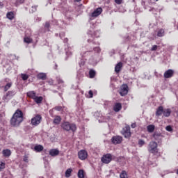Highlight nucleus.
Masks as SVG:
<instances>
[{
	"label": "nucleus",
	"instance_id": "f257e3e1",
	"mask_svg": "<svg viewBox=\"0 0 178 178\" xmlns=\"http://www.w3.org/2000/svg\"><path fill=\"white\" fill-rule=\"evenodd\" d=\"M22 122H23V111L17 109L10 120V124L13 127H18Z\"/></svg>",
	"mask_w": 178,
	"mask_h": 178
},
{
	"label": "nucleus",
	"instance_id": "f03ea898",
	"mask_svg": "<svg viewBox=\"0 0 178 178\" xmlns=\"http://www.w3.org/2000/svg\"><path fill=\"white\" fill-rule=\"evenodd\" d=\"M61 129L65 130V131H72L73 134H74L77 130V127L74 123L64 122L61 124Z\"/></svg>",
	"mask_w": 178,
	"mask_h": 178
},
{
	"label": "nucleus",
	"instance_id": "7ed1b4c3",
	"mask_svg": "<svg viewBox=\"0 0 178 178\" xmlns=\"http://www.w3.org/2000/svg\"><path fill=\"white\" fill-rule=\"evenodd\" d=\"M148 151L151 154H157L158 153V143L155 141H151L148 146Z\"/></svg>",
	"mask_w": 178,
	"mask_h": 178
},
{
	"label": "nucleus",
	"instance_id": "20e7f679",
	"mask_svg": "<svg viewBox=\"0 0 178 178\" xmlns=\"http://www.w3.org/2000/svg\"><path fill=\"white\" fill-rule=\"evenodd\" d=\"M121 133L125 138H130V137H131V132H130V126L126 125L125 127L122 129Z\"/></svg>",
	"mask_w": 178,
	"mask_h": 178
},
{
	"label": "nucleus",
	"instance_id": "39448f33",
	"mask_svg": "<svg viewBox=\"0 0 178 178\" xmlns=\"http://www.w3.org/2000/svg\"><path fill=\"white\" fill-rule=\"evenodd\" d=\"M101 13H102V8L95 9V10L90 15H89L90 20H93V19H95V17H98Z\"/></svg>",
	"mask_w": 178,
	"mask_h": 178
},
{
	"label": "nucleus",
	"instance_id": "423d86ee",
	"mask_svg": "<svg viewBox=\"0 0 178 178\" xmlns=\"http://www.w3.org/2000/svg\"><path fill=\"white\" fill-rule=\"evenodd\" d=\"M42 119V117H41V115L38 114L31 119V124H32V126H38V124L41 123Z\"/></svg>",
	"mask_w": 178,
	"mask_h": 178
},
{
	"label": "nucleus",
	"instance_id": "0eeeda50",
	"mask_svg": "<svg viewBox=\"0 0 178 178\" xmlns=\"http://www.w3.org/2000/svg\"><path fill=\"white\" fill-rule=\"evenodd\" d=\"M92 55V49H90L88 51L84 50V47H82L81 49V56L83 59H87L89 58V56H91Z\"/></svg>",
	"mask_w": 178,
	"mask_h": 178
},
{
	"label": "nucleus",
	"instance_id": "6e6552de",
	"mask_svg": "<svg viewBox=\"0 0 178 178\" xmlns=\"http://www.w3.org/2000/svg\"><path fill=\"white\" fill-rule=\"evenodd\" d=\"M101 161L103 163H106V164L110 163V162L112 161V154H104L102 157Z\"/></svg>",
	"mask_w": 178,
	"mask_h": 178
},
{
	"label": "nucleus",
	"instance_id": "1a4fd4ad",
	"mask_svg": "<svg viewBox=\"0 0 178 178\" xmlns=\"http://www.w3.org/2000/svg\"><path fill=\"white\" fill-rule=\"evenodd\" d=\"M78 156L81 161H86L88 156V153L87 151L82 149L78 152Z\"/></svg>",
	"mask_w": 178,
	"mask_h": 178
},
{
	"label": "nucleus",
	"instance_id": "9d476101",
	"mask_svg": "<svg viewBox=\"0 0 178 178\" xmlns=\"http://www.w3.org/2000/svg\"><path fill=\"white\" fill-rule=\"evenodd\" d=\"M15 95H16V90L8 91L6 94V95L3 96V99H4V100L12 99V98H13V97H15Z\"/></svg>",
	"mask_w": 178,
	"mask_h": 178
},
{
	"label": "nucleus",
	"instance_id": "9b49d317",
	"mask_svg": "<svg viewBox=\"0 0 178 178\" xmlns=\"http://www.w3.org/2000/svg\"><path fill=\"white\" fill-rule=\"evenodd\" d=\"M129 92V86L127 85L124 84L121 86L120 94L121 97H124V95H127Z\"/></svg>",
	"mask_w": 178,
	"mask_h": 178
},
{
	"label": "nucleus",
	"instance_id": "f8f14e48",
	"mask_svg": "<svg viewBox=\"0 0 178 178\" xmlns=\"http://www.w3.org/2000/svg\"><path fill=\"white\" fill-rule=\"evenodd\" d=\"M173 74H175V71L170 69L164 72L163 77L164 79H171V77H173Z\"/></svg>",
	"mask_w": 178,
	"mask_h": 178
},
{
	"label": "nucleus",
	"instance_id": "ddd939ff",
	"mask_svg": "<svg viewBox=\"0 0 178 178\" xmlns=\"http://www.w3.org/2000/svg\"><path fill=\"white\" fill-rule=\"evenodd\" d=\"M111 140H112L113 144H115V145L120 144V143L123 141V137L120 136H113Z\"/></svg>",
	"mask_w": 178,
	"mask_h": 178
},
{
	"label": "nucleus",
	"instance_id": "4468645a",
	"mask_svg": "<svg viewBox=\"0 0 178 178\" xmlns=\"http://www.w3.org/2000/svg\"><path fill=\"white\" fill-rule=\"evenodd\" d=\"M162 137H163V136L160 132L156 131L153 134V138H154L156 141H158V143L162 140Z\"/></svg>",
	"mask_w": 178,
	"mask_h": 178
},
{
	"label": "nucleus",
	"instance_id": "2eb2a0df",
	"mask_svg": "<svg viewBox=\"0 0 178 178\" xmlns=\"http://www.w3.org/2000/svg\"><path fill=\"white\" fill-rule=\"evenodd\" d=\"M49 155L51 156H57V155H59V150L58 149H51L49 151Z\"/></svg>",
	"mask_w": 178,
	"mask_h": 178
},
{
	"label": "nucleus",
	"instance_id": "dca6fc26",
	"mask_svg": "<svg viewBox=\"0 0 178 178\" xmlns=\"http://www.w3.org/2000/svg\"><path fill=\"white\" fill-rule=\"evenodd\" d=\"M163 114V106H160L157 108L156 112V116H161Z\"/></svg>",
	"mask_w": 178,
	"mask_h": 178
},
{
	"label": "nucleus",
	"instance_id": "f3484780",
	"mask_svg": "<svg viewBox=\"0 0 178 178\" xmlns=\"http://www.w3.org/2000/svg\"><path fill=\"white\" fill-rule=\"evenodd\" d=\"M170 113H172V110H170V108L163 109V115L165 118H169V116H170Z\"/></svg>",
	"mask_w": 178,
	"mask_h": 178
},
{
	"label": "nucleus",
	"instance_id": "a211bd4d",
	"mask_svg": "<svg viewBox=\"0 0 178 178\" xmlns=\"http://www.w3.org/2000/svg\"><path fill=\"white\" fill-rule=\"evenodd\" d=\"M122 66H123V64L122 63V62L118 63L115 67V73H119L120 70H122Z\"/></svg>",
	"mask_w": 178,
	"mask_h": 178
},
{
	"label": "nucleus",
	"instance_id": "6ab92c4d",
	"mask_svg": "<svg viewBox=\"0 0 178 178\" xmlns=\"http://www.w3.org/2000/svg\"><path fill=\"white\" fill-rule=\"evenodd\" d=\"M122 109V104L116 103L113 106L114 112H119Z\"/></svg>",
	"mask_w": 178,
	"mask_h": 178
},
{
	"label": "nucleus",
	"instance_id": "aec40b11",
	"mask_svg": "<svg viewBox=\"0 0 178 178\" xmlns=\"http://www.w3.org/2000/svg\"><path fill=\"white\" fill-rule=\"evenodd\" d=\"M2 154H3V156H5L6 158H8V157L10 156V155H12V152H10V149H3L2 151Z\"/></svg>",
	"mask_w": 178,
	"mask_h": 178
},
{
	"label": "nucleus",
	"instance_id": "412c9836",
	"mask_svg": "<svg viewBox=\"0 0 178 178\" xmlns=\"http://www.w3.org/2000/svg\"><path fill=\"white\" fill-rule=\"evenodd\" d=\"M61 121H62V118H60V116L56 115L54 119L53 123L54 124H59V123H60Z\"/></svg>",
	"mask_w": 178,
	"mask_h": 178
},
{
	"label": "nucleus",
	"instance_id": "4be33fe9",
	"mask_svg": "<svg viewBox=\"0 0 178 178\" xmlns=\"http://www.w3.org/2000/svg\"><path fill=\"white\" fill-rule=\"evenodd\" d=\"M44 149V146L41 145H38L34 147V151L35 152H41Z\"/></svg>",
	"mask_w": 178,
	"mask_h": 178
},
{
	"label": "nucleus",
	"instance_id": "5701e85b",
	"mask_svg": "<svg viewBox=\"0 0 178 178\" xmlns=\"http://www.w3.org/2000/svg\"><path fill=\"white\" fill-rule=\"evenodd\" d=\"M37 77L39 80H47V74L39 73L38 74Z\"/></svg>",
	"mask_w": 178,
	"mask_h": 178
},
{
	"label": "nucleus",
	"instance_id": "b1692460",
	"mask_svg": "<svg viewBox=\"0 0 178 178\" xmlns=\"http://www.w3.org/2000/svg\"><path fill=\"white\" fill-rule=\"evenodd\" d=\"M6 17L9 19V20H13V19H15V13H13V12H8L6 14Z\"/></svg>",
	"mask_w": 178,
	"mask_h": 178
},
{
	"label": "nucleus",
	"instance_id": "393cba45",
	"mask_svg": "<svg viewBox=\"0 0 178 178\" xmlns=\"http://www.w3.org/2000/svg\"><path fill=\"white\" fill-rule=\"evenodd\" d=\"M27 97H29V98H32V99H34L37 96L35 95V92L30 91L27 92Z\"/></svg>",
	"mask_w": 178,
	"mask_h": 178
},
{
	"label": "nucleus",
	"instance_id": "a878e982",
	"mask_svg": "<svg viewBox=\"0 0 178 178\" xmlns=\"http://www.w3.org/2000/svg\"><path fill=\"white\" fill-rule=\"evenodd\" d=\"M148 133H154V131L155 130V125H148L147 127Z\"/></svg>",
	"mask_w": 178,
	"mask_h": 178
},
{
	"label": "nucleus",
	"instance_id": "bb28decb",
	"mask_svg": "<svg viewBox=\"0 0 178 178\" xmlns=\"http://www.w3.org/2000/svg\"><path fill=\"white\" fill-rule=\"evenodd\" d=\"M165 35V29H161L157 31V37H163Z\"/></svg>",
	"mask_w": 178,
	"mask_h": 178
},
{
	"label": "nucleus",
	"instance_id": "cd10ccee",
	"mask_svg": "<svg viewBox=\"0 0 178 178\" xmlns=\"http://www.w3.org/2000/svg\"><path fill=\"white\" fill-rule=\"evenodd\" d=\"M33 99L36 104H41V102H42L43 98L41 96L40 97L36 96V97H35V98Z\"/></svg>",
	"mask_w": 178,
	"mask_h": 178
},
{
	"label": "nucleus",
	"instance_id": "c85d7f7f",
	"mask_svg": "<svg viewBox=\"0 0 178 178\" xmlns=\"http://www.w3.org/2000/svg\"><path fill=\"white\" fill-rule=\"evenodd\" d=\"M72 172H73V170H72V168H68L65 171V177H70V175H72Z\"/></svg>",
	"mask_w": 178,
	"mask_h": 178
},
{
	"label": "nucleus",
	"instance_id": "c756f323",
	"mask_svg": "<svg viewBox=\"0 0 178 178\" xmlns=\"http://www.w3.org/2000/svg\"><path fill=\"white\" fill-rule=\"evenodd\" d=\"M89 76L90 79H94V77H95V70H90L89 71Z\"/></svg>",
	"mask_w": 178,
	"mask_h": 178
},
{
	"label": "nucleus",
	"instance_id": "7c9ffc66",
	"mask_svg": "<svg viewBox=\"0 0 178 178\" xmlns=\"http://www.w3.org/2000/svg\"><path fill=\"white\" fill-rule=\"evenodd\" d=\"M12 87V82L7 83L4 86V91H8Z\"/></svg>",
	"mask_w": 178,
	"mask_h": 178
},
{
	"label": "nucleus",
	"instance_id": "2f4dec72",
	"mask_svg": "<svg viewBox=\"0 0 178 178\" xmlns=\"http://www.w3.org/2000/svg\"><path fill=\"white\" fill-rule=\"evenodd\" d=\"M78 177L79 178H84V170H79L78 172Z\"/></svg>",
	"mask_w": 178,
	"mask_h": 178
},
{
	"label": "nucleus",
	"instance_id": "473e14b6",
	"mask_svg": "<svg viewBox=\"0 0 178 178\" xmlns=\"http://www.w3.org/2000/svg\"><path fill=\"white\" fill-rule=\"evenodd\" d=\"M24 41L26 44H31V42H33V39H31L29 37H26V38H24Z\"/></svg>",
	"mask_w": 178,
	"mask_h": 178
},
{
	"label": "nucleus",
	"instance_id": "72a5a7b5",
	"mask_svg": "<svg viewBox=\"0 0 178 178\" xmlns=\"http://www.w3.org/2000/svg\"><path fill=\"white\" fill-rule=\"evenodd\" d=\"M120 178H127V172L124 170H123L120 175Z\"/></svg>",
	"mask_w": 178,
	"mask_h": 178
},
{
	"label": "nucleus",
	"instance_id": "f704fd0d",
	"mask_svg": "<svg viewBox=\"0 0 178 178\" xmlns=\"http://www.w3.org/2000/svg\"><path fill=\"white\" fill-rule=\"evenodd\" d=\"M52 26V23H49V22H47L45 23L44 27L47 29V31H49V27Z\"/></svg>",
	"mask_w": 178,
	"mask_h": 178
},
{
	"label": "nucleus",
	"instance_id": "c9c22d12",
	"mask_svg": "<svg viewBox=\"0 0 178 178\" xmlns=\"http://www.w3.org/2000/svg\"><path fill=\"white\" fill-rule=\"evenodd\" d=\"M73 53L72 52V47H68V51H66L67 56H72Z\"/></svg>",
	"mask_w": 178,
	"mask_h": 178
},
{
	"label": "nucleus",
	"instance_id": "e433bc0d",
	"mask_svg": "<svg viewBox=\"0 0 178 178\" xmlns=\"http://www.w3.org/2000/svg\"><path fill=\"white\" fill-rule=\"evenodd\" d=\"M24 3V0H17L15 2V6H19V5H22V3Z\"/></svg>",
	"mask_w": 178,
	"mask_h": 178
},
{
	"label": "nucleus",
	"instance_id": "4c0bfd02",
	"mask_svg": "<svg viewBox=\"0 0 178 178\" xmlns=\"http://www.w3.org/2000/svg\"><path fill=\"white\" fill-rule=\"evenodd\" d=\"M144 144H145V141H144V140H143V139H139L138 140L139 147H143V145H144Z\"/></svg>",
	"mask_w": 178,
	"mask_h": 178
},
{
	"label": "nucleus",
	"instance_id": "58836bf2",
	"mask_svg": "<svg viewBox=\"0 0 178 178\" xmlns=\"http://www.w3.org/2000/svg\"><path fill=\"white\" fill-rule=\"evenodd\" d=\"M93 51L97 52V54H99L101 52V48L99 47H94Z\"/></svg>",
	"mask_w": 178,
	"mask_h": 178
},
{
	"label": "nucleus",
	"instance_id": "ea45409f",
	"mask_svg": "<svg viewBox=\"0 0 178 178\" xmlns=\"http://www.w3.org/2000/svg\"><path fill=\"white\" fill-rule=\"evenodd\" d=\"M22 79L24 81L27 80V79H29V75L26 74H22Z\"/></svg>",
	"mask_w": 178,
	"mask_h": 178
},
{
	"label": "nucleus",
	"instance_id": "a19ab883",
	"mask_svg": "<svg viewBox=\"0 0 178 178\" xmlns=\"http://www.w3.org/2000/svg\"><path fill=\"white\" fill-rule=\"evenodd\" d=\"M38 6H33L31 7V13H34V12H37V8Z\"/></svg>",
	"mask_w": 178,
	"mask_h": 178
},
{
	"label": "nucleus",
	"instance_id": "79ce46f5",
	"mask_svg": "<svg viewBox=\"0 0 178 178\" xmlns=\"http://www.w3.org/2000/svg\"><path fill=\"white\" fill-rule=\"evenodd\" d=\"M2 169H5V163L0 161V172Z\"/></svg>",
	"mask_w": 178,
	"mask_h": 178
},
{
	"label": "nucleus",
	"instance_id": "37998d69",
	"mask_svg": "<svg viewBox=\"0 0 178 178\" xmlns=\"http://www.w3.org/2000/svg\"><path fill=\"white\" fill-rule=\"evenodd\" d=\"M165 130L167 131H173V129L172 128V127L170 125H168L165 127Z\"/></svg>",
	"mask_w": 178,
	"mask_h": 178
},
{
	"label": "nucleus",
	"instance_id": "c03bdc74",
	"mask_svg": "<svg viewBox=\"0 0 178 178\" xmlns=\"http://www.w3.org/2000/svg\"><path fill=\"white\" fill-rule=\"evenodd\" d=\"M92 37H96V38H98L99 37V31H95Z\"/></svg>",
	"mask_w": 178,
	"mask_h": 178
},
{
	"label": "nucleus",
	"instance_id": "a18cd8bd",
	"mask_svg": "<svg viewBox=\"0 0 178 178\" xmlns=\"http://www.w3.org/2000/svg\"><path fill=\"white\" fill-rule=\"evenodd\" d=\"M156 49H158V46L156 44L153 45L151 48V51H156Z\"/></svg>",
	"mask_w": 178,
	"mask_h": 178
},
{
	"label": "nucleus",
	"instance_id": "49530a36",
	"mask_svg": "<svg viewBox=\"0 0 178 178\" xmlns=\"http://www.w3.org/2000/svg\"><path fill=\"white\" fill-rule=\"evenodd\" d=\"M55 111H60L62 110V106H57L54 108Z\"/></svg>",
	"mask_w": 178,
	"mask_h": 178
},
{
	"label": "nucleus",
	"instance_id": "de8ad7c7",
	"mask_svg": "<svg viewBox=\"0 0 178 178\" xmlns=\"http://www.w3.org/2000/svg\"><path fill=\"white\" fill-rule=\"evenodd\" d=\"M88 42H92V44H97V45H99V42L95 43L92 39H88Z\"/></svg>",
	"mask_w": 178,
	"mask_h": 178
},
{
	"label": "nucleus",
	"instance_id": "09e8293b",
	"mask_svg": "<svg viewBox=\"0 0 178 178\" xmlns=\"http://www.w3.org/2000/svg\"><path fill=\"white\" fill-rule=\"evenodd\" d=\"M23 161H24V162H26V163L29 162V159H28L27 156H24Z\"/></svg>",
	"mask_w": 178,
	"mask_h": 178
},
{
	"label": "nucleus",
	"instance_id": "8fccbe9b",
	"mask_svg": "<svg viewBox=\"0 0 178 178\" xmlns=\"http://www.w3.org/2000/svg\"><path fill=\"white\" fill-rule=\"evenodd\" d=\"M88 94L90 95V98H92V96H93L92 90H90L88 92Z\"/></svg>",
	"mask_w": 178,
	"mask_h": 178
},
{
	"label": "nucleus",
	"instance_id": "3c124183",
	"mask_svg": "<svg viewBox=\"0 0 178 178\" xmlns=\"http://www.w3.org/2000/svg\"><path fill=\"white\" fill-rule=\"evenodd\" d=\"M115 3H118V5H120L122 3V0H115Z\"/></svg>",
	"mask_w": 178,
	"mask_h": 178
},
{
	"label": "nucleus",
	"instance_id": "603ef678",
	"mask_svg": "<svg viewBox=\"0 0 178 178\" xmlns=\"http://www.w3.org/2000/svg\"><path fill=\"white\" fill-rule=\"evenodd\" d=\"M136 126H137V125L136 124V123H133V124H131V127L132 129H136Z\"/></svg>",
	"mask_w": 178,
	"mask_h": 178
},
{
	"label": "nucleus",
	"instance_id": "864d4df0",
	"mask_svg": "<svg viewBox=\"0 0 178 178\" xmlns=\"http://www.w3.org/2000/svg\"><path fill=\"white\" fill-rule=\"evenodd\" d=\"M48 83H49V84L50 86H53V85H54V81H53V80L49 81Z\"/></svg>",
	"mask_w": 178,
	"mask_h": 178
},
{
	"label": "nucleus",
	"instance_id": "5fc2aeb1",
	"mask_svg": "<svg viewBox=\"0 0 178 178\" xmlns=\"http://www.w3.org/2000/svg\"><path fill=\"white\" fill-rule=\"evenodd\" d=\"M154 76H156V77H159V76H161V74H158V72H156V71H155Z\"/></svg>",
	"mask_w": 178,
	"mask_h": 178
},
{
	"label": "nucleus",
	"instance_id": "6e6d98bb",
	"mask_svg": "<svg viewBox=\"0 0 178 178\" xmlns=\"http://www.w3.org/2000/svg\"><path fill=\"white\" fill-rule=\"evenodd\" d=\"M65 35V33H60V38H62V37H63Z\"/></svg>",
	"mask_w": 178,
	"mask_h": 178
},
{
	"label": "nucleus",
	"instance_id": "4d7b16f0",
	"mask_svg": "<svg viewBox=\"0 0 178 178\" xmlns=\"http://www.w3.org/2000/svg\"><path fill=\"white\" fill-rule=\"evenodd\" d=\"M3 8V3L2 2H0V9H2Z\"/></svg>",
	"mask_w": 178,
	"mask_h": 178
},
{
	"label": "nucleus",
	"instance_id": "13d9d810",
	"mask_svg": "<svg viewBox=\"0 0 178 178\" xmlns=\"http://www.w3.org/2000/svg\"><path fill=\"white\" fill-rule=\"evenodd\" d=\"M68 41H69V39H67V38L64 39V42L65 43H67Z\"/></svg>",
	"mask_w": 178,
	"mask_h": 178
},
{
	"label": "nucleus",
	"instance_id": "bf43d9fd",
	"mask_svg": "<svg viewBox=\"0 0 178 178\" xmlns=\"http://www.w3.org/2000/svg\"><path fill=\"white\" fill-rule=\"evenodd\" d=\"M0 123H2V115L0 114Z\"/></svg>",
	"mask_w": 178,
	"mask_h": 178
},
{
	"label": "nucleus",
	"instance_id": "052dcab7",
	"mask_svg": "<svg viewBox=\"0 0 178 178\" xmlns=\"http://www.w3.org/2000/svg\"><path fill=\"white\" fill-rule=\"evenodd\" d=\"M37 20H38V22H41V18L40 17H37Z\"/></svg>",
	"mask_w": 178,
	"mask_h": 178
},
{
	"label": "nucleus",
	"instance_id": "680f3d73",
	"mask_svg": "<svg viewBox=\"0 0 178 178\" xmlns=\"http://www.w3.org/2000/svg\"><path fill=\"white\" fill-rule=\"evenodd\" d=\"M58 83H63V80L60 79V80L58 81Z\"/></svg>",
	"mask_w": 178,
	"mask_h": 178
},
{
	"label": "nucleus",
	"instance_id": "e2e57ef3",
	"mask_svg": "<svg viewBox=\"0 0 178 178\" xmlns=\"http://www.w3.org/2000/svg\"><path fill=\"white\" fill-rule=\"evenodd\" d=\"M129 40H130V38L129 36H127V41H129Z\"/></svg>",
	"mask_w": 178,
	"mask_h": 178
},
{
	"label": "nucleus",
	"instance_id": "0e129e2a",
	"mask_svg": "<svg viewBox=\"0 0 178 178\" xmlns=\"http://www.w3.org/2000/svg\"><path fill=\"white\" fill-rule=\"evenodd\" d=\"M76 2H80V1H81V0H76Z\"/></svg>",
	"mask_w": 178,
	"mask_h": 178
},
{
	"label": "nucleus",
	"instance_id": "69168bd1",
	"mask_svg": "<svg viewBox=\"0 0 178 178\" xmlns=\"http://www.w3.org/2000/svg\"><path fill=\"white\" fill-rule=\"evenodd\" d=\"M3 83H6V80H5V81H3Z\"/></svg>",
	"mask_w": 178,
	"mask_h": 178
},
{
	"label": "nucleus",
	"instance_id": "338daca9",
	"mask_svg": "<svg viewBox=\"0 0 178 178\" xmlns=\"http://www.w3.org/2000/svg\"><path fill=\"white\" fill-rule=\"evenodd\" d=\"M1 87H3V86H2L0 85V88H1Z\"/></svg>",
	"mask_w": 178,
	"mask_h": 178
},
{
	"label": "nucleus",
	"instance_id": "774afa93",
	"mask_svg": "<svg viewBox=\"0 0 178 178\" xmlns=\"http://www.w3.org/2000/svg\"><path fill=\"white\" fill-rule=\"evenodd\" d=\"M142 3H143V5H144V3H145V2H143Z\"/></svg>",
	"mask_w": 178,
	"mask_h": 178
}]
</instances>
